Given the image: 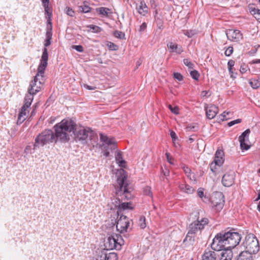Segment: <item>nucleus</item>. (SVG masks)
<instances>
[{
    "label": "nucleus",
    "mask_w": 260,
    "mask_h": 260,
    "mask_svg": "<svg viewBox=\"0 0 260 260\" xmlns=\"http://www.w3.org/2000/svg\"><path fill=\"white\" fill-rule=\"evenodd\" d=\"M66 11L67 15L71 17L74 16L75 12L72 9L69 7H67L66 9Z\"/></svg>",
    "instance_id": "de8ad7c7"
},
{
    "label": "nucleus",
    "mask_w": 260,
    "mask_h": 260,
    "mask_svg": "<svg viewBox=\"0 0 260 260\" xmlns=\"http://www.w3.org/2000/svg\"><path fill=\"white\" fill-rule=\"evenodd\" d=\"M206 116L208 119L214 118L218 112V108L215 105L208 106L205 107Z\"/></svg>",
    "instance_id": "2eb2a0df"
},
{
    "label": "nucleus",
    "mask_w": 260,
    "mask_h": 260,
    "mask_svg": "<svg viewBox=\"0 0 260 260\" xmlns=\"http://www.w3.org/2000/svg\"><path fill=\"white\" fill-rule=\"evenodd\" d=\"M208 223V219L207 218H202L200 219L198 217L197 219L191 223L188 228V234H194L200 231L204 228L205 225Z\"/></svg>",
    "instance_id": "6e6552de"
},
{
    "label": "nucleus",
    "mask_w": 260,
    "mask_h": 260,
    "mask_svg": "<svg viewBox=\"0 0 260 260\" xmlns=\"http://www.w3.org/2000/svg\"><path fill=\"white\" fill-rule=\"evenodd\" d=\"M50 40H51V39H46L45 43L44 44V46L45 47H47L50 45V44H51Z\"/></svg>",
    "instance_id": "69168bd1"
},
{
    "label": "nucleus",
    "mask_w": 260,
    "mask_h": 260,
    "mask_svg": "<svg viewBox=\"0 0 260 260\" xmlns=\"http://www.w3.org/2000/svg\"><path fill=\"white\" fill-rule=\"evenodd\" d=\"M31 104L30 103H29L27 101H25V100H24V105L23 106V107L25 108H26L28 109V108L29 107V106H30Z\"/></svg>",
    "instance_id": "e2e57ef3"
},
{
    "label": "nucleus",
    "mask_w": 260,
    "mask_h": 260,
    "mask_svg": "<svg viewBox=\"0 0 260 260\" xmlns=\"http://www.w3.org/2000/svg\"><path fill=\"white\" fill-rule=\"evenodd\" d=\"M84 87L88 90H94L95 89V87L91 86L87 84L84 85Z\"/></svg>",
    "instance_id": "338daca9"
},
{
    "label": "nucleus",
    "mask_w": 260,
    "mask_h": 260,
    "mask_svg": "<svg viewBox=\"0 0 260 260\" xmlns=\"http://www.w3.org/2000/svg\"><path fill=\"white\" fill-rule=\"evenodd\" d=\"M48 54L47 49L46 48H44L41 56V62L37 69V74L34 78V80L39 82V84H43L45 82L44 74L45 70L48 64Z\"/></svg>",
    "instance_id": "423d86ee"
},
{
    "label": "nucleus",
    "mask_w": 260,
    "mask_h": 260,
    "mask_svg": "<svg viewBox=\"0 0 260 260\" xmlns=\"http://www.w3.org/2000/svg\"><path fill=\"white\" fill-rule=\"evenodd\" d=\"M168 47L170 50V52H175L178 54H180L183 52L182 48L175 43L170 42L167 45Z\"/></svg>",
    "instance_id": "4be33fe9"
},
{
    "label": "nucleus",
    "mask_w": 260,
    "mask_h": 260,
    "mask_svg": "<svg viewBox=\"0 0 260 260\" xmlns=\"http://www.w3.org/2000/svg\"><path fill=\"white\" fill-rule=\"evenodd\" d=\"M53 142H56L54 132L51 129H45L36 137L34 149Z\"/></svg>",
    "instance_id": "39448f33"
},
{
    "label": "nucleus",
    "mask_w": 260,
    "mask_h": 260,
    "mask_svg": "<svg viewBox=\"0 0 260 260\" xmlns=\"http://www.w3.org/2000/svg\"><path fill=\"white\" fill-rule=\"evenodd\" d=\"M198 194L200 198H202L204 196L203 191L202 189L198 190Z\"/></svg>",
    "instance_id": "0e129e2a"
},
{
    "label": "nucleus",
    "mask_w": 260,
    "mask_h": 260,
    "mask_svg": "<svg viewBox=\"0 0 260 260\" xmlns=\"http://www.w3.org/2000/svg\"><path fill=\"white\" fill-rule=\"evenodd\" d=\"M156 23H157V26L159 29H161L162 28L163 25H162V22L161 20V19H159L158 18L156 19Z\"/></svg>",
    "instance_id": "4d7b16f0"
},
{
    "label": "nucleus",
    "mask_w": 260,
    "mask_h": 260,
    "mask_svg": "<svg viewBox=\"0 0 260 260\" xmlns=\"http://www.w3.org/2000/svg\"><path fill=\"white\" fill-rule=\"evenodd\" d=\"M117 244V250L121 249V246L124 244V240L121 236L117 234L114 235Z\"/></svg>",
    "instance_id": "bb28decb"
},
{
    "label": "nucleus",
    "mask_w": 260,
    "mask_h": 260,
    "mask_svg": "<svg viewBox=\"0 0 260 260\" xmlns=\"http://www.w3.org/2000/svg\"><path fill=\"white\" fill-rule=\"evenodd\" d=\"M90 9L91 8L87 5L81 6L79 7V11L84 13L90 12Z\"/></svg>",
    "instance_id": "473e14b6"
},
{
    "label": "nucleus",
    "mask_w": 260,
    "mask_h": 260,
    "mask_svg": "<svg viewBox=\"0 0 260 260\" xmlns=\"http://www.w3.org/2000/svg\"><path fill=\"white\" fill-rule=\"evenodd\" d=\"M249 83L253 89H257L260 86V82L258 80H250Z\"/></svg>",
    "instance_id": "7c9ffc66"
},
{
    "label": "nucleus",
    "mask_w": 260,
    "mask_h": 260,
    "mask_svg": "<svg viewBox=\"0 0 260 260\" xmlns=\"http://www.w3.org/2000/svg\"><path fill=\"white\" fill-rule=\"evenodd\" d=\"M224 249L220 252L219 257L218 259L221 260H232L233 256V253L232 249L226 247L223 248Z\"/></svg>",
    "instance_id": "f3484780"
},
{
    "label": "nucleus",
    "mask_w": 260,
    "mask_h": 260,
    "mask_svg": "<svg viewBox=\"0 0 260 260\" xmlns=\"http://www.w3.org/2000/svg\"><path fill=\"white\" fill-rule=\"evenodd\" d=\"M235 174L233 171H230L226 173L222 178V183L225 187L232 186L235 181Z\"/></svg>",
    "instance_id": "ddd939ff"
},
{
    "label": "nucleus",
    "mask_w": 260,
    "mask_h": 260,
    "mask_svg": "<svg viewBox=\"0 0 260 260\" xmlns=\"http://www.w3.org/2000/svg\"><path fill=\"white\" fill-rule=\"evenodd\" d=\"M41 1L42 2L43 7H44L45 11L46 13H47L48 15L49 12H48V4H49V0H41Z\"/></svg>",
    "instance_id": "37998d69"
},
{
    "label": "nucleus",
    "mask_w": 260,
    "mask_h": 260,
    "mask_svg": "<svg viewBox=\"0 0 260 260\" xmlns=\"http://www.w3.org/2000/svg\"><path fill=\"white\" fill-rule=\"evenodd\" d=\"M72 48L76 49L79 52H82L83 51V48L81 45H73Z\"/></svg>",
    "instance_id": "864d4df0"
},
{
    "label": "nucleus",
    "mask_w": 260,
    "mask_h": 260,
    "mask_svg": "<svg viewBox=\"0 0 260 260\" xmlns=\"http://www.w3.org/2000/svg\"><path fill=\"white\" fill-rule=\"evenodd\" d=\"M74 134L76 141L81 142L83 144L92 145L94 146L97 143L98 137L97 135L90 128L86 129L84 127H76L72 131Z\"/></svg>",
    "instance_id": "20e7f679"
},
{
    "label": "nucleus",
    "mask_w": 260,
    "mask_h": 260,
    "mask_svg": "<svg viewBox=\"0 0 260 260\" xmlns=\"http://www.w3.org/2000/svg\"><path fill=\"white\" fill-rule=\"evenodd\" d=\"M241 122V119H237L233 120V121L229 122L228 123V125L229 126H232L234 125V124H237V123H239Z\"/></svg>",
    "instance_id": "603ef678"
},
{
    "label": "nucleus",
    "mask_w": 260,
    "mask_h": 260,
    "mask_svg": "<svg viewBox=\"0 0 260 260\" xmlns=\"http://www.w3.org/2000/svg\"><path fill=\"white\" fill-rule=\"evenodd\" d=\"M230 113L229 112H224L222 114H221L220 115V116L221 117V120L222 121L226 120L228 119V118H226V115H229Z\"/></svg>",
    "instance_id": "13d9d810"
},
{
    "label": "nucleus",
    "mask_w": 260,
    "mask_h": 260,
    "mask_svg": "<svg viewBox=\"0 0 260 260\" xmlns=\"http://www.w3.org/2000/svg\"><path fill=\"white\" fill-rule=\"evenodd\" d=\"M223 151L220 149H218L215 153L214 160L215 163L217 164V166L219 167L221 166L224 161L223 158Z\"/></svg>",
    "instance_id": "aec40b11"
},
{
    "label": "nucleus",
    "mask_w": 260,
    "mask_h": 260,
    "mask_svg": "<svg viewBox=\"0 0 260 260\" xmlns=\"http://www.w3.org/2000/svg\"><path fill=\"white\" fill-rule=\"evenodd\" d=\"M127 209H133V207L131 206V203L130 202H121L120 206L117 211L118 216H119L122 211Z\"/></svg>",
    "instance_id": "393cba45"
},
{
    "label": "nucleus",
    "mask_w": 260,
    "mask_h": 260,
    "mask_svg": "<svg viewBox=\"0 0 260 260\" xmlns=\"http://www.w3.org/2000/svg\"><path fill=\"white\" fill-rule=\"evenodd\" d=\"M126 179V177L123 171V173L117 176V182L118 186L116 187L115 192L117 197L112 200V204L114 207L118 208V209L122 201L128 200L132 197L131 193L127 188V184L125 183Z\"/></svg>",
    "instance_id": "f03ea898"
},
{
    "label": "nucleus",
    "mask_w": 260,
    "mask_h": 260,
    "mask_svg": "<svg viewBox=\"0 0 260 260\" xmlns=\"http://www.w3.org/2000/svg\"><path fill=\"white\" fill-rule=\"evenodd\" d=\"M183 62L188 68V69H192L193 68V63L188 59H184Z\"/></svg>",
    "instance_id": "ea45409f"
},
{
    "label": "nucleus",
    "mask_w": 260,
    "mask_h": 260,
    "mask_svg": "<svg viewBox=\"0 0 260 260\" xmlns=\"http://www.w3.org/2000/svg\"><path fill=\"white\" fill-rule=\"evenodd\" d=\"M103 258L104 260H117V256L115 253H110L108 255L105 254Z\"/></svg>",
    "instance_id": "c756f323"
},
{
    "label": "nucleus",
    "mask_w": 260,
    "mask_h": 260,
    "mask_svg": "<svg viewBox=\"0 0 260 260\" xmlns=\"http://www.w3.org/2000/svg\"><path fill=\"white\" fill-rule=\"evenodd\" d=\"M108 46L110 49L112 50H116L118 49V46L113 43L109 42Z\"/></svg>",
    "instance_id": "8fccbe9b"
},
{
    "label": "nucleus",
    "mask_w": 260,
    "mask_h": 260,
    "mask_svg": "<svg viewBox=\"0 0 260 260\" xmlns=\"http://www.w3.org/2000/svg\"><path fill=\"white\" fill-rule=\"evenodd\" d=\"M173 77L175 79L178 81H181L183 79V76L181 74L179 73H174L173 74Z\"/></svg>",
    "instance_id": "09e8293b"
},
{
    "label": "nucleus",
    "mask_w": 260,
    "mask_h": 260,
    "mask_svg": "<svg viewBox=\"0 0 260 260\" xmlns=\"http://www.w3.org/2000/svg\"><path fill=\"white\" fill-rule=\"evenodd\" d=\"M236 260H251V256H249V257H246L243 252L241 253V254L239 255L238 257Z\"/></svg>",
    "instance_id": "a18cd8bd"
},
{
    "label": "nucleus",
    "mask_w": 260,
    "mask_h": 260,
    "mask_svg": "<svg viewBox=\"0 0 260 260\" xmlns=\"http://www.w3.org/2000/svg\"><path fill=\"white\" fill-rule=\"evenodd\" d=\"M184 34L187 36L189 38L192 37L194 35L196 34V32L193 30H186L184 31Z\"/></svg>",
    "instance_id": "79ce46f5"
},
{
    "label": "nucleus",
    "mask_w": 260,
    "mask_h": 260,
    "mask_svg": "<svg viewBox=\"0 0 260 260\" xmlns=\"http://www.w3.org/2000/svg\"><path fill=\"white\" fill-rule=\"evenodd\" d=\"M210 200L213 207L216 210L219 211L222 209L224 204V196L222 192L219 191L213 192Z\"/></svg>",
    "instance_id": "1a4fd4ad"
},
{
    "label": "nucleus",
    "mask_w": 260,
    "mask_h": 260,
    "mask_svg": "<svg viewBox=\"0 0 260 260\" xmlns=\"http://www.w3.org/2000/svg\"><path fill=\"white\" fill-rule=\"evenodd\" d=\"M144 193L145 195L152 197V193L151 191V188L149 186H146L144 188Z\"/></svg>",
    "instance_id": "49530a36"
},
{
    "label": "nucleus",
    "mask_w": 260,
    "mask_h": 260,
    "mask_svg": "<svg viewBox=\"0 0 260 260\" xmlns=\"http://www.w3.org/2000/svg\"><path fill=\"white\" fill-rule=\"evenodd\" d=\"M249 10L250 12V13L255 17L256 16V14L258 13L260 10L256 9L255 7H254L253 6H249Z\"/></svg>",
    "instance_id": "c9c22d12"
},
{
    "label": "nucleus",
    "mask_w": 260,
    "mask_h": 260,
    "mask_svg": "<svg viewBox=\"0 0 260 260\" xmlns=\"http://www.w3.org/2000/svg\"><path fill=\"white\" fill-rule=\"evenodd\" d=\"M212 249H207L203 256L202 260H218L220 254L219 251L217 250H214L211 248Z\"/></svg>",
    "instance_id": "f8f14e48"
},
{
    "label": "nucleus",
    "mask_w": 260,
    "mask_h": 260,
    "mask_svg": "<svg viewBox=\"0 0 260 260\" xmlns=\"http://www.w3.org/2000/svg\"><path fill=\"white\" fill-rule=\"evenodd\" d=\"M100 139L101 141L104 142L108 146L110 147L111 149H115L116 147L115 142L112 138H109L106 135L100 134Z\"/></svg>",
    "instance_id": "a211bd4d"
},
{
    "label": "nucleus",
    "mask_w": 260,
    "mask_h": 260,
    "mask_svg": "<svg viewBox=\"0 0 260 260\" xmlns=\"http://www.w3.org/2000/svg\"><path fill=\"white\" fill-rule=\"evenodd\" d=\"M147 27V24L145 22H143L140 26L139 31L142 32L145 30Z\"/></svg>",
    "instance_id": "bf43d9fd"
},
{
    "label": "nucleus",
    "mask_w": 260,
    "mask_h": 260,
    "mask_svg": "<svg viewBox=\"0 0 260 260\" xmlns=\"http://www.w3.org/2000/svg\"><path fill=\"white\" fill-rule=\"evenodd\" d=\"M168 108L170 110V111L172 112V113H174V114L178 115L179 114V108L177 106H175L174 107H173L172 105H168Z\"/></svg>",
    "instance_id": "e433bc0d"
},
{
    "label": "nucleus",
    "mask_w": 260,
    "mask_h": 260,
    "mask_svg": "<svg viewBox=\"0 0 260 260\" xmlns=\"http://www.w3.org/2000/svg\"><path fill=\"white\" fill-rule=\"evenodd\" d=\"M75 122L71 119H63L60 122L54 126V137L61 142H66L70 140V135L74 129Z\"/></svg>",
    "instance_id": "7ed1b4c3"
},
{
    "label": "nucleus",
    "mask_w": 260,
    "mask_h": 260,
    "mask_svg": "<svg viewBox=\"0 0 260 260\" xmlns=\"http://www.w3.org/2000/svg\"><path fill=\"white\" fill-rule=\"evenodd\" d=\"M190 74L191 77L196 80H198L199 77V74L196 70L190 71Z\"/></svg>",
    "instance_id": "4c0bfd02"
},
{
    "label": "nucleus",
    "mask_w": 260,
    "mask_h": 260,
    "mask_svg": "<svg viewBox=\"0 0 260 260\" xmlns=\"http://www.w3.org/2000/svg\"><path fill=\"white\" fill-rule=\"evenodd\" d=\"M233 52V47L229 46L225 51L224 54L226 56H230Z\"/></svg>",
    "instance_id": "c03bdc74"
},
{
    "label": "nucleus",
    "mask_w": 260,
    "mask_h": 260,
    "mask_svg": "<svg viewBox=\"0 0 260 260\" xmlns=\"http://www.w3.org/2000/svg\"><path fill=\"white\" fill-rule=\"evenodd\" d=\"M48 23L50 24V26H48L47 30L46 33V39H51L52 38V24L49 20H48Z\"/></svg>",
    "instance_id": "2f4dec72"
},
{
    "label": "nucleus",
    "mask_w": 260,
    "mask_h": 260,
    "mask_svg": "<svg viewBox=\"0 0 260 260\" xmlns=\"http://www.w3.org/2000/svg\"><path fill=\"white\" fill-rule=\"evenodd\" d=\"M88 27L92 29V31L94 32H99L101 30V28L96 25H89L88 26Z\"/></svg>",
    "instance_id": "58836bf2"
},
{
    "label": "nucleus",
    "mask_w": 260,
    "mask_h": 260,
    "mask_svg": "<svg viewBox=\"0 0 260 260\" xmlns=\"http://www.w3.org/2000/svg\"><path fill=\"white\" fill-rule=\"evenodd\" d=\"M139 225L141 229H144L146 227L145 217L141 216L139 219Z\"/></svg>",
    "instance_id": "f704fd0d"
},
{
    "label": "nucleus",
    "mask_w": 260,
    "mask_h": 260,
    "mask_svg": "<svg viewBox=\"0 0 260 260\" xmlns=\"http://www.w3.org/2000/svg\"><path fill=\"white\" fill-rule=\"evenodd\" d=\"M242 245L246 251L249 254H255L259 250L258 240L252 234H249L246 236Z\"/></svg>",
    "instance_id": "0eeeda50"
},
{
    "label": "nucleus",
    "mask_w": 260,
    "mask_h": 260,
    "mask_svg": "<svg viewBox=\"0 0 260 260\" xmlns=\"http://www.w3.org/2000/svg\"><path fill=\"white\" fill-rule=\"evenodd\" d=\"M28 109L22 107L18 114V119L17 121V124H21L26 118V113Z\"/></svg>",
    "instance_id": "412c9836"
},
{
    "label": "nucleus",
    "mask_w": 260,
    "mask_h": 260,
    "mask_svg": "<svg viewBox=\"0 0 260 260\" xmlns=\"http://www.w3.org/2000/svg\"><path fill=\"white\" fill-rule=\"evenodd\" d=\"M241 236L238 232L229 231L218 233L211 244L214 250H222L223 248L232 249L239 244Z\"/></svg>",
    "instance_id": "f257e3e1"
},
{
    "label": "nucleus",
    "mask_w": 260,
    "mask_h": 260,
    "mask_svg": "<svg viewBox=\"0 0 260 260\" xmlns=\"http://www.w3.org/2000/svg\"><path fill=\"white\" fill-rule=\"evenodd\" d=\"M114 238V235L109 237L108 239V241L106 242V247L110 249H116L117 250V244Z\"/></svg>",
    "instance_id": "5701e85b"
},
{
    "label": "nucleus",
    "mask_w": 260,
    "mask_h": 260,
    "mask_svg": "<svg viewBox=\"0 0 260 260\" xmlns=\"http://www.w3.org/2000/svg\"><path fill=\"white\" fill-rule=\"evenodd\" d=\"M217 166V164H215V161L214 160L210 164V169H211V171L215 173V170L216 169V166Z\"/></svg>",
    "instance_id": "6e6d98bb"
},
{
    "label": "nucleus",
    "mask_w": 260,
    "mask_h": 260,
    "mask_svg": "<svg viewBox=\"0 0 260 260\" xmlns=\"http://www.w3.org/2000/svg\"><path fill=\"white\" fill-rule=\"evenodd\" d=\"M96 11L98 12L100 15L108 16L109 14L110 13V10L109 8L105 7H100L96 9Z\"/></svg>",
    "instance_id": "cd10ccee"
},
{
    "label": "nucleus",
    "mask_w": 260,
    "mask_h": 260,
    "mask_svg": "<svg viewBox=\"0 0 260 260\" xmlns=\"http://www.w3.org/2000/svg\"><path fill=\"white\" fill-rule=\"evenodd\" d=\"M166 157H167V160L168 161L170 164H173V162L172 161V158L171 157H170V154L169 153H166Z\"/></svg>",
    "instance_id": "680f3d73"
},
{
    "label": "nucleus",
    "mask_w": 260,
    "mask_h": 260,
    "mask_svg": "<svg viewBox=\"0 0 260 260\" xmlns=\"http://www.w3.org/2000/svg\"><path fill=\"white\" fill-rule=\"evenodd\" d=\"M250 133L249 129H247L239 137L240 147L242 150H247L250 148L247 142L249 141V135Z\"/></svg>",
    "instance_id": "9b49d317"
},
{
    "label": "nucleus",
    "mask_w": 260,
    "mask_h": 260,
    "mask_svg": "<svg viewBox=\"0 0 260 260\" xmlns=\"http://www.w3.org/2000/svg\"><path fill=\"white\" fill-rule=\"evenodd\" d=\"M183 170L185 172V173L186 174V175L188 177H189L190 179H191V174H190V173H191V170L190 169L188 168V167H183Z\"/></svg>",
    "instance_id": "3c124183"
},
{
    "label": "nucleus",
    "mask_w": 260,
    "mask_h": 260,
    "mask_svg": "<svg viewBox=\"0 0 260 260\" xmlns=\"http://www.w3.org/2000/svg\"><path fill=\"white\" fill-rule=\"evenodd\" d=\"M113 35L116 38L120 39H123L125 37V34L122 31L119 30H115L114 32Z\"/></svg>",
    "instance_id": "72a5a7b5"
},
{
    "label": "nucleus",
    "mask_w": 260,
    "mask_h": 260,
    "mask_svg": "<svg viewBox=\"0 0 260 260\" xmlns=\"http://www.w3.org/2000/svg\"><path fill=\"white\" fill-rule=\"evenodd\" d=\"M131 222L129 219L125 215H120L118 217L116 229L120 233L126 232L130 228Z\"/></svg>",
    "instance_id": "9d476101"
},
{
    "label": "nucleus",
    "mask_w": 260,
    "mask_h": 260,
    "mask_svg": "<svg viewBox=\"0 0 260 260\" xmlns=\"http://www.w3.org/2000/svg\"><path fill=\"white\" fill-rule=\"evenodd\" d=\"M170 136L173 141H175L177 139L176 133L173 131H170Z\"/></svg>",
    "instance_id": "052dcab7"
},
{
    "label": "nucleus",
    "mask_w": 260,
    "mask_h": 260,
    "mask_svg": "<svg viewBox=\"0 0 260 260\" xmlns=\"http://www.w3.org/2000/svg\"><path fill=\"white\" fill-rule=\"evenodd\" d=\"M139 2L136 9L140 14L145 16L148 12V7L143 0H139Z\"/></svg>",
    "instance_id": "6ab92c4d"
},
{
    "label": "nucleus",
    "mask_w": 260,
    "mask_h": 260,
    "mask_svg": "<svg viewBox=\"0 0 260 260\" xmlns=\"http://www.w3.org/2000/svg\"><path fill=\"white\" fill-rule=\"evenodd\" d=\"M226 35L229 40L234 42H238L242 38V35L238 30L228 29Z\"/></svg>",
    "instance_id": "4468645a"
},
{
    "label": "nucleus",
    "mask_w": 260,
    "mask_h": 260,
    "mask_svg": "<svg viewBox=\"0 0 260 260\" xmlns=\"http://www.w3.org/2000/svg\"><path fill=\"white\" fill-rule=\"evenodd\" d=\"M180 189L186 193L191 194L193 192L194 188L189 185L185 183L180 184L179 186Z\"/></svg>",
    "instance_id": "b1692460"
},
{
    "label": "nucleus",
    "mask_w": 260,
    "mask_h": 260,
    "mask_svg": "<svg viewBox=\"0 0 260 260\" xmlns=\"http://www.w3.org/2000/svg\"><path fill=\"white\" fill-rule=\"evenodd\" d=\"M235 65V61L231 59L228 62V69L229 70H230L231 69H233V67Z\"/></svg>",
    "instance_id": "5fc2aeb1"
},
{
    "label": "nucleus",
    "mask_w": 260,
    "mask_h": 260,
    "mask_svg": "<svg viewBox=\"0 0 260 260\" xmlns=\"http://www.w3.org/2000/svg\"><path fill=\"white\" fill-rule=\"evenodd\" d=\"M34 94H31L30 93L28 92V94H26L24 100H25V101H27L29 103H30V104H31L32 100L34 99L33 96Z\"/></svg>",
    "instance_id": "a19ab883"
},
{
    "label": "nucleus",
    "mask_w": 260,
    "mask_h": 260,
    "mask_svg": "<svg viewBox=\"0 0 260 260\" xmlns=\"http://www.w3.org/2000/svg\"><path fill=\"white\" fill-rule=\"evenodd\" d=\"M42 85L43 84H39V82L34 79L30 83L28 92L31 94H36L41 90Z\"/></svg>",
    "instance_id": "dca6fc26"
},
{
    "label": "nucleus",
    "mask_w": 260,
    "mask_h": 260,
    "mask_svg": "<svg viewBox=\"0 0 260 260\" xmlns=\"http://www.w3.org/2000/svg\"><path fill=\"white\" fill-rule=\"evenodd\" d=\"M190 235L191 234H189L188 233L185 238L183 240V243L185 245H192L193 244L194 239V237H192Z\"/></svg>",
    "instance_id": "c85d7f7f"
},
{
    "label": "nucleus",
    "mask_w": 260,
    "mask_h": 260,
    "mask_svg": "<svg viewBox=\"0 0 260 260\" xmlns=\"http://www.w3.org/2000/svg\"><path fill=\"white\" fill-rule=\"evenodd\" d=\"M255 19L260 22V11L256 14V16L254 17Z\"/></svg>",
    "instance_id": "774afa93"
},
{
    "label": "nucleus",
    "mask_w": 260,
    "mask_h": 260,
    "mask_svg": "<svg viewBox=\"0 0 260 260\" xmlns=\"http://www.w3.org/2000/svg\"><path fill=\"white\" fill-rule=\"evenodd\" d=\"M115 159L117 163L120 167H125V161L123 159L122 154L118 152L115 156Z\"/></svg>",
    "instance_id": "a878e982"
}]
</instances>
